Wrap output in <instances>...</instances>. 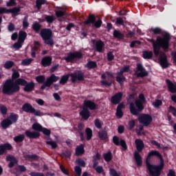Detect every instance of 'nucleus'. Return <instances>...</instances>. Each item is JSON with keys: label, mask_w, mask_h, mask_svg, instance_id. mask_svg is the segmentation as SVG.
Instances as JSON below:
<instances>
[{"label": "nucleus", "mask_w": 176, "mask_h": 176, "mask_svg": "<svg viewBox=\"0 0 176 176\" xmlns=\"http://www.w3.org/2000/svg\"><path fill=\"white\" fill-rule=\"evenodd\" d=\"M60 79V77L56 76L54 74H52L50 77H47L45 80V76H38L36 77V80L37 82L43 85L41 86V90H45L46 87H50L53 83H56Z\"/></svg>", "instance_id": "39448f33"}, {"label": "nucleus", "mask_w": 176, "mask_h": 176, "mask_svg": "<svg viewBox=\"0 0 176 176\" xmlns=\"http://www.w3.org/2000/svg\"><path fill=\"white\" fill-rule=\"evenodd\" d=\"M163 104V102H162L161 100H156L155 102L153 103V105L155 107V108H159L162 104Z\"/></svg>", "instance_id": "680f3d73"}, {"label": "nucleus", "mask_w": 176, "mask_h": 176, "mask_svg": "<svg viewBox=\"0 0 176 176\" xmlns=\"http://www.w3.org/2000/svg\"><path fill=\"white\" fill-rule=\"evenodd\" d=\"M96 23V16L94 14H89L87 20L84 21L85 25H90V24H94Z\"/></svg>", "instance_id": "393cba45"}, {"label": "nucleus", "mask_w": 176, "mask_h": 176, "mask_svg": "<svg viewBox=\"0 0 176 176\" xmlns=\"http://www.w3.org/2000/svg\"><path fill=\"white\" fill-rule=\"evenodd\" d=\"M94 125L96 129H98L100 130V129H102V122H101V120H100V119L97 118L94 120Z\"/></svg>", "instance_id": "09e8293b"}, {"label": "nucleus", "mask_w": 176, "mask_h": 176, "mask_svg": "<svg viewBox=\"0 0 176 176\" xmlns=\"http://www.w3.org/2000/svg\"><path fill=\"white\" fill-rule=\"evenodd\" d=\"M42 5H49V2L46 0H36V7L38 10L42 9Z\"/></svg>", "instance_id": "7c9ffc66"}, {"label": "nucleus", "mask_w": 176, "mask_h": 176, "mask_svg": "<svg viewBox=\"0 0 176 176\" xmlns=\"http://www.w3.org/2000/svg\"><path fill=\"white\" fill-rule=\"evenodd\" d=\"M41 133H43V134H44V135H46V137H47L49 138V137H50V134H52V131L47 129V128H42Z\"/></svg>", "instance_id": "49530a36"}, {"label": "nucleus", "mask_w": 176, "mask_h": 176, "mask_svg": "<svg viewBox=\"0 0 176 176\" xmlns=\"http://www.w3.org/2000/svg\"><path fill=\"white\" fill-rule=\"evenodd\" d=\"M12 121L8 118L3 120L1 122V127L4 129H8V127L12 126Z\"/></svg>", "instance_id": "2f4dec72"}, {"label": "nucleus", "mask_w": 176, "mask_h": 176, "mask_svg": "<svg viewBox=\"0 0 176 176\" xmlns=\"http://www.w3.org/2000/svg\"><path fill=\"white\" fill-rule=\"evenodd\" d=\"M138 120L140 123L143 124V126H145L146 127L149 126L151 123H152V120L153 119L152 118V116L149 114H142L139 118Z\"/></svg>", "instance_id": "4468645a"}, {"label": "nucleus", "mask_w": 176, "mask_h": 176, "mask_svg": "<svg viewBox=\"0 0 176 176\" xmlns=\"http://www.w3.org/2000/svg\"><path fill=\"white\" fill-rule=\"evenodd\" d=\"M94 25L96 28H100L101 25H102V21L101 19L95 21V23H94Z\"/></svg>", "instance_id": "e2e57ef3"}, {"label": "nucleus", "mask_w": 176, "mask_h": 176, "mask_svg": "<svg viewBox=\"0 0 176 176\" xmlns=\"http://www.w3.org/2000/svg\"><path fill=\"white\" fill-rule=\"evenodd\" d=\"M12 149L13 146L10 143L0 144V156L8 153V151H12Z\"/></svg>", "instance_id": "6ab92c4d"}, {"label": "nucleus", "mask_w": 176, "mask_h": 176, "mask_svg": "<svg viewBox=\"0 0 176 176\" xmlns=\"http://www.w3.org/2000/svg\"><path fill=\"white\" fill-rule=\"evenodd\" d=\"M170 41L171 37L168 32H166L162 37H157V41L152 39L153 53L155 57H157L160 54V49L167 50L170 47Z\"/></svg>", "instance_id": "f03ea898"}, {"label": "nucleus", "mask_w": 176, "mask_h": 176, "mask_svg": "<svg viewBox=\"0 0 176 176\" xmlns=\"http://www.w3.org/2000/svg\"><path fill=\"white\" fill-rule=\"evenodd\" d=\"M8 30L9 32H13V31H14V30H16V26L12 23H10L8 26Z\"/></svg>", "instance_id": "0e129e2a"}, {"label": "nucleus", "mask_w": 176, "mask_h": 176, "mask_svg": "<svg viewBox=\"0 0 176 176\" xmlns=\"http://www.w3.org/2000/svg\"><path fill=\"white\" fill-rule=\"evenodd\" d=\"M166 83L167 85L168 90L170 91V93H172L173 94L176 93V83L173 84L171 80L166 79ZM170 99L175 104H176V94L172 95L170 97Z\"/></svg>", "instance_id": "ddd939ff"}, {"label": "nucleus", "mask_w": 176, "mask_h": 176, "mask_svg": "<svg viewBox=\"0 0 176 176\" xmlns=\"http://www.w3.org/2000/svg\"><path fill=\"white\" fill-rule=\"evenodd\" d=\"M146 100L145 99V96L144 94H140L139 95V99H137L133 102H131L129 104L130 112L133 116H138L140 112L144 111V104H145Z\"/></svg>", "instance_id": "20e7f679"}, {"label": "nucleus", "mask_w": 176, "mask_h": 176, "mask_svg": "<svg viewBox=\"0 0 176 176\" xmlns=\"http://www.w3.org/2000/svg\"><path fill=\"white\" fill-rule=\"evenodd\" d=\"M85 134L87 135V141H90L93 137V131L90 128L85 129Z\"/></svg>", "instance_id": "79ce46f5"}, {"label": "nucleus", "mask_w": 176, "mask_h": 176, "mask_svg": "<svg viewBox=\"0 0 176 176\" xmlns=\"http://www.w3.org/2000/svg\"><path fill=\"white\" fill-rule=\"evenodd\" d=\"M74 171L76 173V176H80L82 175V168L79 166H76L74 167Z\"/></svg>", "instance_id": "864d4df0"}, {"label": "nucleus", "mask_w": 176, "mask_h": 176, "mask_svg": "<svg viewBox=\"0 0 176 176\" xmlns=\"http://www.w3.org/2000/svg\"><path fill=\"white\" fill-rule=\"evenodd\" d=\"M109 175L110 176H120L119 173L115 170L114 168H110L109 169Z\"/></svg>", "instance_id": "052dcab7"}, {"label": "nucleus", "mask_w": 176, "mask_h": 176, "mask_svg": "<svg viewBox=\"0 0 176 176\" xmlns=\"http://www.w3.org/2000/svg\"><path fill=\"white\" fill-rule=\"evenodd\" d=\"M69 76H71L69 74L62 76L59 83L64 86V85H66L68 80H69Z\"/></svg>", "instance_id": "f704fd0d"}, {"label": "nucleus", "mask_w": 176, "mask_h": 176, "mask_svg": "<svg viewBox=\"0 0 176 176\" xmlns=\"http://www.w3.org/2000/svg\"><path fill=\"white\" fill-rule=\"evenodd\" d=\"M120 145L122 146L124 151H127L128 147H127V143H126V140L121 139L120 141Z\"/></svg>", "instance_id": "5fc2aeb1"}, {"label": "nucleus", "mask_w": 176, "mask_h": 176, "mask_svg": "<svg viewBox=\"0 0 176 176\" xmlns=\"http://www.w3.org/2000/svg\"><path fill=\"white\" fill-rule=\"evenodd\" d=\"M6 160L7 162H10V163L8 164L9 168H13V167H14V165L19 163L17 158L13 155H8L6 157Z\"/></svg>", "instance_id": "aec40b11"}, {"label": "nucleus", "mask_w": 176, "mask_h": 176, "mask_svg": "<svg viewBox=\"0 0 176 176\" xmlns=\"http://www.w3.org/2000/svg\"><path fill=\"white\" fill-rule=\"evenodd\" d=\"M80 58H83V54L80 52H75L69 53L65 60L67 63H72L74 60H80Z\"/></svg>", "instance_id": "f8f14e48"}, {"label": "nucleus", "mask_w": 176, "mask_h": 176, "mask_svg": "<svg viewBox=\"0 0 176 176\" xmlns=\"http://www.w3.org/2000/svg\"><path fill=\"white\" fill-rule=\"evenodd\" d=\"M92 43L96 52H98V53H104L105 50V43H104V41H102L101 40L97 41H96V40H92Z\"/></svg>", "instance_id": "2eb2a0df"}, {"label": "nucleus", "mask_w": 176, "mask_h": 176, "mask_svg": "<svg viewBox=\"0 0 176 176\" xmlns=\"http://www.w3.org/2000/svg\"><path fill=\"white\" fill-rule=\"evenodd\" d=\"M30 27V23H28V16H25L23 20V28H28Z\"/></svg>", "instance_id": "3c124183"}, {"label": "nucleus", "mask_w": 176, "mask_h": 176, "mask_svg": "<svg viewBox=\"0 0 176 176\" xmlns=\"http://www.w3.org/2000/svg\"><path fill=\"white\" fill-rule=\"evenodd\" d=\"M32 28L36 34H38L41 31V28H42V25L39 24L38 22H35L32 24Z\"/></svg>", "instance_id": "4c0bfd02"}, {"label": "nucleus", "mask_w": 176, "mask_h": 176, "mask_svg": "<svg viewBox=\"0 0 176 176\" xmlns=\"http://www.w3.org/2000/svg\"><path fill=\"white\" fill-rule=\"evenodd\" d=\"M32 63V58H29V59H24L21 62L22 65H30V63Z\"/></svg>", "instance_id": "13d9d810"}, {"label": "nucleus", "mask_w": 176, "mask_h": 176, "mask_svg": "<svg viewBox=\"0 0 176 176\" xmlns=\"http://www.w3.org/2000/svg\"><path fill=\"white\" fill-rule=\"evenodd\" d=\"M43 128V126H42L41 125V124L38 123V122H35L32 124V130H34V131H41L42 129Z\"/></svg>", "instance_id": "37998d69"}, {"label": "nucleus", "mask_w": 176, "mask_h": 176, "mask_svg": "<svg viewBox=\"0 0 176 176\" xmlns=\"http://www.w3.org/2000/svg\"><path fill=\"white\" fill-rule=\"evenodd\" d=\"M85 67H97V63L95 61H89Z\"/></svg>", "instance_id": "774afa93"}, {"label": "nucleus", "mask_w": 176, "mask_h": 176, "mask_svg": "<svg viewBox=\"0 0 176 176\" xmlns=\"http://www.w3.org/2000/svg\"><path fill=\"white\" fill-rule=\"evenodd\" d=\"M45 144L47 145H50L52 149H56V148H57V146H58V145L57 144V142H56L54 141H47V142H45Z\"/></svg>", "instance_id": "de8ad7c7"}, {"label": "nucleus", "mask_w": 176, "mask_h": 176, "mask_svg": "<svg viewBox=\"0 0 176 176\" xmlns=\"http://www.w3.org/2000/svg\"><path fill=\"white\" fill-rule=\"evenodd\" d=\"M25 138V136L24 135V134H20L14 138V141L16 144H19L20 142H23Z\"/></svg>", "instance_id": "ea45409f"}, {"label": "nucleus", "mask_w": 176, "mask_h": 176, "mask_svg": "<svg viewBox=\"0 0 176 176\" xmlns=\"http://www.w3.org/2000/svg\"><path fill=\"white\" fill-rule=\"evenodd\" d=\"M76 163L78 166H80V167H86V162L80 158L76 160Z\"/></svg>", "instance_id": "603ef678"}, {"label": "nucleus", "mask_w": 176, "mask_h": 176, "mask_svg": "<svg viewBox=\"0 0 176 176\" xmlns=\"http://www.w3.org/2000/svg\"><path fill=\"white\" fill-rule=\"evenodd\" d=\"M113 36L116 39H118V41H122V39H124V34L122 33L120 30H114L113 32Z\"/></svg>", "instance_id": "a878e982"}, {"label": "nucleus", "mask_w": 176, "mask_h": 176, "mask_svg": "<svg viewBox=\"0 0 176 176\" xmlns=\"http://www.w3.org/2000/svg\"><path fill=\"white\" fill-rule=\"evenodd\" d=\"M135 144L138 151L134 153V159L136 162L138 167H141L142 166V157H141V155H140V152H142L145 148V144H144L142 140L136 139L135 140Z\"/></svg>", "instance_id": "423d86ee"}, {"label": "nucleus", "mask_w": 176, "mask_h": 176, "mask_svg": "<svg viewBox=\"0 0 176 176\" xmlns=\"http://www.w3.org/2000/svg\"><path fill=\"white\" fill-rule=\"evenodd\" d=\"M80 116L84 119V120H87L90 118V111L88 109L83 107L82 110L80 112Z\"/></svg>", "instance_id": "4be33fe9"}, {"label": "nucleus", "mask_w": 176, "mask_h": 176, "mask_svg": "<svg viewBox=\"0 0 176 176\" xmlns=\"http://www.w3.org/2000/svg\"><path fill=\"white\" fill-rule=\"evenodd\" d=\"M0 111L1 115H6V113H8V108L6 106L1 105Z\"/></svg>", "instance_id": "4d7b16f0"}, {"label": "nucleus", "mask_w": 176, "mask_h": 176, "mask_svg": "<svg viewBox=\"0 0 176 176\" xmlns=\"http://www.w3.org/2000/svg\"><path fill=\"white\" fill-rule=\"evenodd\" d=\"M123 100V92L118 91L111 98V102L113 105H118V104H120L122 100Z\"/></svg>", "instance_id": "dca6fc26"}, {"label": "nucleus", "mask_w": 176, "mask_h": 176, "mask_svg": "<svg viewBox=\"0 0 176 176\" xmlns=\"http://www.w3.org/2000/svg\"><path fill=\"white\" fill-rule=\"evenodd\" d=\"M116 24H118V25H124V21L122 18L118 17L116 19Z\"/></svg>", "instance_id": "338daca9"}, {"label": "nucleus", "mask_w": 176, "mask_h": 176, "mask_svg": "<svg viewBox=\"0 0 176 176\" xmlns=\"http://www.w3.org/2000/svg\"><path fill=\"white\" fill-rule=\"evenodd\" d=\"M168 112L172 113L173 116L176 118V107H174L173 106H169Z\"/></svg>", "instance_id": "6e6d98bb"}, {"label": "nucleus", "mask_w": 176, "mask_h": 176, "mask_svg": "<svg viewBox=\"0 0 176 176\" xmlns=\"http://www.w3.org/2000/svg\"><path fill=\"white\" fill-rule=\"evenodd\" d=\"M45 20L47 21V23L52 24V23L56 20V18H54L53 15H45Z\"/></svg>", "instance_id": "a18cd8bd"}, {"label": "nucleus", "mask_w": 176, "mask_h": 176, "mask_svg": "<svg viewBox=\"0 0 176 176\" xmlns=\"http://www.w3.org/2000/svg\"><path fill=\"white\" fill-rule=\"evenodd\" d=\"M146 167L151 176H160L164 168V160L160 152L152 150L146 158Z\"/></svg>", "instance_id": "f257e3e1"}, {"label": "nucleus", "mask_w": 176, "mask_h": 176, "mask_svg": "<svg viewBox=\"0 0 176 176\" xmlns=\"http://www.w3.org/2000/svg\"><path fill=\"white\" fill-rule=\"evenodd\" d=\"M128 126H129V130L133 129L134 127L135 126V121H134V120H131V121L129 122Z\"/></svg>", "instance_id": "bf43d9fd"}, {"label": "nucleus", "mask_w": 176, "mask_h": 176, "mask_svg": "<svg viewBox=\"0 0 176 176\" xmlns=\"http://www.w3.org/2000/svg\"><path fill=\"white\" fill-rule=\"evenodd\" d=\"M84 108L90 109V111H96L98 109V104L92 100H84Z\"/></svg>", "instance_id": "f3484780"}, {"label": "nucleus", "mask_w": 176, "mask_h": 176, "mask_svg": "<svg viewBox=\"0 0 176 176\" xmlns=\"http://www.w3.org/2000/svg\"><path fill=\"white\" fill-rule=\"evenodd\" d=\"M83 127H85V125L82 123H79L78 125V134L80 135V138L82 141H85V134L83 133Z\"/></svg>", "instance_id": "bb28decb"}, {"label": "nucleus", "mask_w": 176, "mask_h": 176, "mask_svg": "<svg viewBox=\"0 0 176 176\" xmlns=\"http://www.w3.org/2000/svg\"><path fill=\"white\" fill-rule=\"evenodd\" d=\"M52 56H45L41 60L43 67H49L52 65Z\"/></svg>", "instance_id": "5701e85b"}, {"label": "nucleus", "mask_w": 176, "mask_h": 176, "mask_svg": "<svg viewBox=\"0 0 176 176\" xmlns=\"http://www.w3.org/2000/svg\"><path fill=\"white\" fill-rule=\"evenodd\" d=\"M149 32L153 34V35H160L162 34V29L160 28H151L149 29Z\"/></svg>", "instance_id": "a19ab883"}, {"label": "nucleus", "mask_w": 176, "mask_h": 176, "mask_svg": "<svg viewBox=\"0 0 176 176\" xmlns=\"http://www.w3.org/2000/svg\"><path fill=\"white\" fill-rule=\"evenodd\" d=\"M26 38H27V32L23 30L20 31L19 33V38H18L19 42L24 43V41H25Z\"/></svg>", "instance_id": "473e14b6"}, {"label": "nucleus", "mask_w": 176, "mask_h": 176, "mask_svg": "<svg viewBox=\"0 0 176 176\" xmlns=\"http://www.w3.org/2000/svg\"><path fill=\"white\" fill-rule=\"evenodd\" d=\"M26 159H28V160H34L35 162H36L39 160V157H38V155H36V154H28L26 155Z\"/></svg>", "instance_id": "c03bdc74"}, {"label": "nucleus", "mask_w": 176, "mask_h": 176, "mask_svg": "<svg viewBox=\"0 0 176 176\" xmlns=\"http://www.w3.org/2000/svg\"><path fill=\"white\" fill-rule=\"evenodd\" d=\"M8 118V120H10L12 122V124H13V123H17V120H19V114L11 113Z\"/></svg>", "instance_id": "e433bc0d"}, {"label": "nucleus", "mask_w": 176, "mask_h": 176, "mask_svg": "<svg viewBox=\"0 0 176 176\" xmlns=\"http://www.w3.org/2000/svg\"><path fill=\"white\" fill-rule=\"evenodd\" d=\"M85 153V146L83 144H80L76 148V156H82Z\"/></svg>", "instance_id": "cd10ccee"}, {"label": "nucleus", "mask_w": 176, "mask_h": 176, "mask_svg": "<svg viewBox=\"0 0 176 176\" xmlns=\"http://www.w3.org/2000/svg\"><path fill=\"white\" fill-rule=\"evenodd\" d=\"M160 65L162 67H168V65H167V56H166V54H163L160 56Z\"/></svg>", "instance_id": "c85d7f7f"}, {"label": "nucleus", "mask_w": 176, "mask_h": 176, "mask_svg": "<svg viewBox=\"0 0 176 176\" xmlns=\"http://www.w3.org/2000/svg\"><path fill=\"white\" fill-rule=\"evenodd\" d=\"M99 139L101 141H107L108 140V132L105 130H100L98 133Z\"/></svg>", "instance_id": "b1692460"}, {"label": "nucleus", "mask_w": 176, "mask_h": 176, "mask_svg": "<svg viewBox=\"0 0 176 176\" xmlns=\"http://www.w3.org/2000/svg\"><path fill=\"white\" fill-rule=\"evenodd\" d=\"M40 35L45 45L53 47L54 46V41L53 40V32L51 29H43L41 30Z\"/></svg>", "instance_id": "0eeeda50"}, {"label": "nucleus", "mask_w": 176, "mask_h": 176, "mask_svg": "<svg viewBox=\"0 0 176 176\" xmlns=\"http://www.w3.org/2000/svg\"><path fill=\"white\" fill-rule=\"evenodd\" d=\"M25 135H26V137H28V138H31V139H36L41 137V133L36 131L31 132L30 131H25Z\"/></svg>", "instance_id": "412c9836"}, {"label": "nucleus", "mask_w": 176, "mask_h": 176, "mask_svg": "<svg viewBox=\"0 0 176 176\" xmlns=\"http://www.w3.org/2000/svg\"><path fill=\"white\" fill-rule=\"evenodd\" d=\"M22 110L27 113H34L35 116H41V111L35 109V108L28 102L23 104Z\"/></svg>", "instance_id": "9d476101"}, {"label": "nucleus", "mask_w": 176, "mask_h": 176, "mask_svg": "<svg viewBox=\"0 0 176 176\" xmlns=\"http://www.w3.org/2000/svg\"><path fill=\"white\" fill-rule=\"evenodd\" d=\"M10 13H12V16H19L20 12H21V7H15L9 9Z\"/></svg>", "instance_id": "72a5a7b5"}, {"label": "nucleus", "mask_w": 176, "mask_h": 176, "mask_svg": "<svg viewBox=\"0 0 176 176\" xmlns=\"http://www.w3.org/2000/svg\"><path fill=\"white\" fill-rule=\"evenodd\" d=\"M104 160L107 162L109 163L112 159H113V155H112V153L111 151H108L103 154Z\"/></svg>", "instance_id": "c9c22d12"}, {"label": "nucleus", "mask_w": 176, "mask_h": 176, "mask_svg": "<svg viewBox=\"0 0 176 176\" xmlns=\"http://www.w3.org/2000/svg\"><path fill=\"white\" fill-rule=\"evenodd\" d=\"M113 142L117 146H119V145H120V141L119 140V138L118 136L113 137Z\"/></svg>", "instance_id": "69168bd1"}, {"label": "nucleus", "mask_w": 176, "mask_h": 176, "mask_svg": "<svg viewBox=\"0 0 176 176\" xmlns=\"http://www.w3.org/2000/svg\"><path fill=\"white\" fill-rule=\"evenodd\" d=\"M130 71L129 67H124L120 72L116 73V79L117 82L120 85V86H123V82L126 80V77L123 76L124 72H129Z\"/></svg>", "instance_id": "9b49d317"}, {"label": "nucleus", "mask_w": 176, "mask_h": 176, "mask_svg": "<svg viewBox=\"0 0 176 176\" xmlns=\"http://www.w3.org/2000/svg\"><path fill=\"white\" fill-rule=\"evenodd\" d=\"M135 75L137 78H145L149 75L144 67H137L135 72Z\"/></svg>", "instance_id": "a211bd4d"}, {"label": "nucleus", "mask_w": 176, "mask_h": 176, "mask_svg": "<svg viewBox=\"0 0 176 176\" xmlns=\"http://www.w3.org/2000/svg\"><path fill=\"white\" fill-rule=\"evenodd\" d=\"M55 16L57 19H63L65 16H67V12L63 10H55Z\"/></svg>", "instance_id": "58836bf2"}, {"label": "nucleus", "mask_w": 176, "mask_h": 176, "mask_svg": "<svg viewBox=\"0 0 176 176\" xmlns=\"http://www.w3.org/2000/svg\"><path fill=\"white\" fill-rule=\"evenodd\" d=\"M19 78L16 79L15 82L12 79H8L6 80L3 85L2 93L7 96H13L16 93L20 91Z\"/></svg>", "instance_id": "7ed1b4c3"}, {"label": "nucleus", "mask_w": 176, "mask_h": 176, "mask_svg": "<svg viewBox=\"0 0 176 176\" xmlns=\"http://www.w3.org/2000/svg\"><path fill=\"white\" fill-rule=\"evenodd\" d=\"M19 86H23V91L26 93H31V91H34L35 90V82L34 81L28 82L24 78H19Z\"/></svg>", "instance_id": "6e6552de"}, {"label": "nucleus", "mask_w": 176, "mask_h": 176, "mask_svg": "<svg viewBox=\"0 0 176 176\" xmlns=\"http://www.w3.org/2000/svg\"><path fill=\"white\" fill-rule=\"evenodd\" d=\"M69 74L72 83H76L78 81L83 82V80H85V73L82 71H76Z\"/></svg>", "instance_id": "1a4fd4ad"}, {"label": "nucleus", "mask_w": 176, "mask_h": 176, "mask_svg": "<svg viewBox=\"0 0 176 176\" xmlns=\"http://www.w3.org/2000/svg\"><path fill=\"white\" fill-rule=\"evenodd\" d=\"M142 57L145 60H151L153 57V52L152 51H143Z\"/></svg>", "instance_id": "c756f323"}, {"label": "nucleus", "mask_w": 176, "mask_h": 176, "mask_svg": "<svg viewBox=\"0 0 176 176\" xmlns=\"http://www.w3.org/2000/svg\"><path fill=\"white\" fill-rule=\"evenodd\" d=\"M94 170L96 171L98 174H102L105 175V173H104V168L102 166H98L96 168H94Z\"/></svg>", "instance_id": "8fccbe9b"}]
</instances>
